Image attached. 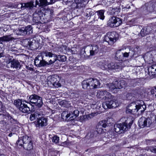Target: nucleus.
I'll return each mask as SVG.
<instances>
[{
  "instance_id": "1",
  "label": "nucleus",
  "mask_w": 156,
  "mask_h": 156,
  "mask_svg": "<svg viewBox=\"0 0 156 156\" xmlns=\"http://www.w3.org/2000/svg\"><path fill=\"white\" fill-rule=\"evenodd\" d=\"M146 106L142 101H138L136 104L132 103L130 104L127 107L126 112V113H131L134 114L136 112L139 110L142 112H144L146 109Z\"/></svg>"
},
{
  "instance_id": "2",
  "label": "nucleus",
  "mask_w": 156,
  "mask_h": 156,
  "mask_svg": "<svg viewBox=\"0 0 156 156\" xmlns=\"http://www.w3.org/2000/svg\"><path fill=\"white\" fill-rule=\"evenodd\" d=\"M82 85L83 89L90 90L99 87L100 83L97 79L91 78L83 80Z\"/></svg>"
},
{
  "instance_id": "3",
  "label": "nucleus",
  "mask_w": 156,
  "mask_h": 156,
  "mask_svg": "<svg viewBox=\"0 0 156 156\" xmlns=\"http://www.w3.org/2000/svg\"><path fill=\"white\" fill-rule=\"evenodd\" d=\"M133 123V121L129 118H127L125 122L122 123L115 124L114 125V130L116 133H124L130 128Z\"/></svg>"
},
{
  "instance_id": "4",
  "label": "nucleus",
  "mask_w": 156,
  "mask_h": 156,
  "mask_svg": "<svg viewBox=\"0 0 156 156\" xmlns=\"http://www.w3.org/2000/svg\"><path fill=\"white\" fill-rule=\"evenodd\" d=\"M123 63L122 62H116L114 63L111 62L107 65L106 62L102 63L101 66V68L103 70L108 69L109 70L121 69L123 67Z\"/></svg>"
},
{
  "instance_id": "5",
  "label": "nucleus",
  "mask_w": 156,
  "mask_h": 156,
  "mask_svg": "<svg viewBox=\"0 0 156 156\" xmlns=\"http://www.w3.org/2000/svg\"><path fill=\"white\" fill-rule=\"evenodd\" d=\"M29 101V103L33 104L38 108H41L43 104L42 98L34 94L30 96Z\"/></svg>"
},
{
  "instance_id": "6",
  "label": "nucleus",
  "mask_w": 156,
  "mask_h": 156,
  "mask_svg": "<svg viewBox=\"0 0 156 156\" xmlns=\"http://www.w3.org/2000/svg\"><path fill=\"white\" fill-rule=\"evenodd\" d=\"M97 96L98 98L103 100H109L112 99L114 98V96L105 90H98Z\"/></svg>"
},
{
  "instance_id": "7",
  "label": "nucleus",
  "mask_w": 156,
  "mask_h": 156,
  "mask_svg": "<svg viewBox=\"0 0 156 156\" xmlns=\"http://www.w3.org/2000/svg\"><path fill=\"white\" fill-rule=\"evenodd\" d=\"M116 35L115 32H108L104 37V40L109 45H112L116 41Z\"/></svg>"
},
{
  "instance_id": "8",
  "label": "nucleus",
  "mask_w": 156,
  "mask_h": 156,
  "mask_svg": "<svg viewBox=\"0 0 156 156\" xmlns=\"http://www.w3.org/2000/svg\"><path fill=\"white\" fill-rule=\"evenodd\" d=\"M110 100V101L108 100L102 103V106L105 109L115 108L119 106V103L118 101L113 98Z\"/></svg>"
},
{
  "instance_id": "9",
  "label": "nucleus",
  "mask_w": 156,
  "mask_h": 156,
  "mask_svg": "<svg viewBox=\"0 0 156 156\" xmlns=\"http://www.w3.org/2000/svg\"><path fill=\"white\" fill-rule=\"evenodd\" d=\"M122 23L121 19L115 16L111 17L108 21L107 26L111 27H118Z\"/></svg>"
},
{
  "instance_id": "10",
  "label": "nucleus",
  "mask_w": 156,
  "mask_h": 156,
  "mask_svg": "<svg viewBox=\"0 0 156 156\" xmlns=\"http://www.w3.org/2000/svg\"><path fill=\"white\" fill-rule=\"evenodd\" d=\"M41 55H38L35 58L34 63L37 66L39 67L41 66H45L50 65L49 64L50 60L48 62H47L43 60V57Z\"/></svg>"
},
{
  "instance_id": "11",
  "label": "nucleus",
  "mask_w": 156,
  "mask_h": 156,
  "mask_svg": "<svg viewBox=\"0 0 156 156\" xmlns=\"http://www.w3.org/2000/svg\"><path fill=\"white\" fill-rule=\"evenodd\" d=\"M45 14L39 9L36 10L33 14V21L36 23L40 22L44 19V16L45 17Z\"/></svg>"
},
{
  "instance_id": "12",
  "label": "nucleus",
  "mask_w": 156,
  "mask_h": 156,
  "mask_svg": "<svg viewBox=\"0 0 156 156\" xmlns=\"http://www.w3.org/2000/svg\"><path fill=\"white\" fill-rule=\"evenodd\" d=\"M152 121L149 118H146L142 117L140 118L138 120L139 126L141 128L149 127Z\"/></svg>"
},
{
  "instance_id": "13",
  "label": "nucleus",
  "mask_w": 156,
  "mask_h": 156,
  "mask_svg": "<svg viewBox=\"0 0 156 156\" xmlns=\"http://www.w3.org/2000/svg\"><path fill=\"white\" fill-rule=\"evenodd\" d=\"M145 6L146 8L145 10L144 11L145 14H148L155 10L156 3L150 2L145 4Z\"/></svg>"
},
{
  "instance_id": "14",
  "label": "nucleus",
  "mask_w": 156,
  "mask_h": 156,
  "mask_svg": "<svg viewBox=\"0 0 156 156\" xmlns=\"http://www.w3.org/2000/svg\"><path fill=\"white\" fill-rule=\"evenodd\" d=\"M107 121L106 120H102L99 122L97 126L96 131L98 134H101L105 132L106 130L103 129V128H106L107 126Z\"/></svg>"
},
{
  "instance_id": "15",
  "label": "nucleus",
  "mask_w": 156,
  "mask_h": 156,
  "mask_svg": "<svg viewBox=\"0 0 156 156\" xmlns=\"http://www.w3.org/2000/svg\"><path fill=\"white\" fill-rule=\"evenodd\" d=\"M55 0H36V5L41 7H44L47 5L53 3Z\"/></svg>"
},
{
  "instance_id": "16",
  "label": "nucleus",
  "mask_w": 156,
  "mask_h": 156,
  "mask_svg": "<svg viewBox=\"0 0 156 156\" xmlns=\"http://www.w3.org/2000/svg\"><path fill=\"white\" fill-rule=\"evenodd\" d=\"M6 66L8 68L11 67L16 69H20L21 67L18 60L14 59L8 62Z\"/></svg>"
},
{
  "instance_id": "17",
  "label": "nucleus",
  "mask_w": 156,
  "mask_h": 156,
  "mask_svg": "<svg viewBox=\"0 0 156 156\" xmlns=\"http://www.w3.org/2000/svg\"><path fill=\"white\" fill-rule=\"evenodd\" d=\"M21 5V8L23 10L26 9H31L34 7H37L36 5H34V2L33 1H31L26 3H22L20 4Z\"/></svg>"
},
{
  "instance_id": "18",
  "label": "nucleus",
  "mask_w": 156,
  "mask_h": 156,
  "mask_svg": "<svg viewBox=\"0 0 156 156\" xmlns=\"http://www.w3.org/2000/svg\"><path fill=\"white\" fill-rule=\"evenodd\" d=\"M88 1L89 0H75V3L76 4L75 8L76 9H81L84 7Z\"/></svg>"
},
{
  "instance_id": "19",
  "label": "nucleus",
  "mask_w": 156,
  "mask_h": 156,
  "mask_svg": "<svg viewBox=\"0 0 156 156\" xmlns=\"http://www.w3.org/2000/svg\"><path fill=\"white\" fill-rule=\"evenodd\" d=\"M47 119L42 117L41 114L40 118H39L37 120L36 126L39 127L45 126L47 125Z\"/></svg>"
},
{
  "instance_id": "20",
  "label": "nucleus",
  "mask_w": 156,
  "mask_h": 156,
  "mask_svg": "<svg viewBox=\"0 0 156 156\" xmlns=\"http://www.w3.org/2000/svg\"><path fill=\"white\" fill-rule=\"evenodd\" d=\"M57 60H58L61 62H64L66 60V57L64 55H59L58 56L56 55V57H55V58H54L53 60L50 59V63L49 64L51 65L54 63Z\"/></svg>"
},
{
  "instance_id": "21",
  "label": "nucleus",
  "mask_w": 156,
  "mask_h": 156,
  "mask_svg": "<svg viewBox=\"0 0 156 156\" xmlns=\"http://www.w3.org/2000/svg\"><path fill=\"white\" fill-rule=\"evenodd\" d=\"M151 31V28L150 27L148 26L144 27L141 29L140 35L142 37H144L147 34H149Z\"/></svg>"
},
{
  "instance_id": "22",
  "label": "nucleus",
  "mask_w": 156,
  "mask_h": 156,
  "mask_svg": "<svg viewBox=\"0 0 156 156\" xmlns=\"http://www.w3.org/2000/svg\"><path fill=\"white\" fill-rule=\"evenodd\" d=\"M16 38L12 37L11 35L4 36L0 37V44H2L3 42H8L12 40H16Z\"/></svg>"
},
{
  "instance_id": "23",
  "label": "nucleus",
  "mask_w": 156,
  "mask_h": 156,
  "mask_svg": "<svg viewBox=\"0 0 156 156\" xmlns=\"http://www.w3.org/2000/svg\"><path fill=\"white\" fill-rule=\"evenodd\" d=\"M26 103L25 102L23 103L22 105H21L19 109L20 111L24 113H28L30 111V107L26 104Z\"/></svg>"
},
{
  "instance_id": "24",
  "label": "nucleus",
  "mask_w": 156,
  "mask_h": 156,
  "mask_svg": "<svg viewBox=\"0 0 156 156\" xmlns=\"http://www.w3.org/2000/svg\"><path fill=\"white\" fill-rule=\"evenodd\" d=\"M41 114L38 112H36L34 113L31 114L30 115V119L31 121H34L36 119L37 120L39 118H40Z\"/></svg>"
},
{
  "instance_id": "25",
  "label": "nucleus",
  "mask_w": 156,
  "mask_h": 156,
  "mask_svg": "<svg viewBox=\"0 0 156 156\" xmlns=\"http://www.w3.org/2000/svg\"><path fill=\"white\" fill-rule=\"evenodd\" d=\"M25 41L27 43V44L25 45L27 47L32 48L33 49L36 48L35 45L37 44V43L35 40H32V41H30V40H26Z\"/></svg>"
},
{
  "instance_id": "26",
  "label": "nucleus",
  "mask_w": 156,
  "mask_h": 156,
  "mask_svg": "<svg viewBox=\"0 0 156 156\" xmlns=\"http://www.w3.org/2000/svg\"><path fill=\"white\" fill-rule=\"evenodd\" d=\"M69 111L71 113V115L69 119L70 120H74L78 116L79 111L78 110L75 109L74 110L73 109L72 110Z\"/></svg>"
},
{
  "instance_id": "27",
  "label": "nucleus",
  "mask_w": 156,
  "mask_h": 156,
  "mask_svg": "<svg viewBox=\"0 0 156 156\" xmlns=\"http://www.w3.org/2000/svg\"><path fill=\"white\" fill-rule=\"evenodd\" d=\"M92 48H90V55L93 56L95 55V54H97L99 51L98 46L94 44L91 45Z\"/></svg>"
},
{
  "instance_id": "28",
  "label": "nucleus",
  "mask_w": 156,
  "mask_h": 156,
  "mask_svg": "<svg viewBox=\"0 0 156 156\" xmlns=\"http://www.w3.org/2000/svg\"><path fill=\"white\" fill-rule=\"evenodd\" d=\"M41 54L42 56H45L46 57H48L49 58L53 57L55 58L56 57V55L51 52L48 51H45L42 52Z\"/></svg>"
},
{
  "instance_id": "29",
  "label": "nucleus",
  "mask_w": 156,
  "mask_h": 156,
  "mask_svg": "<svg viewBox=\"0 0 156 156\" xmlns=\"http://www.w3.org/2000/svg\"><path fill=\"white\" fill-rule=\"evenodd\" d=\"M114 83L116 89L117 90L123 88L125 85V81L123 80L119 81H115Z\"/></svg>"
},
{
  "instance_id": "30",
  "label": "nucleus",
  "mask_w": 156,
  "mask_h": 156,
  "mask_svg": "<svg viewBox=\"0 0 156 156\" xmlns=\"http://www.w3.org/2000/svg\"><path fill=\"white\" fill-rule=\"evenodd\" d=\"M57 77V75H54L53 76H49L48 77L47 82L48 84L50 85H52L54 83L56 82L57 79L56 77Z\"/></svg>"
},
{
  "instance_id": "31",
  "label": "nucleus",
  "mask_w": 156,
  "mask_h": 156,
  "mask_svg": "<svg viewBox=\"0 0 156 156\" xmlns=\"http://www.w3.org/2000/svg\"><path fill=\"white\" fill-rule=\"evenodd\" d=\"M107 86L109 89V90L114 93H117L118 90L116 89L114 83H109L107 84Z\"/></svg>"
},
{
  "instance_id": "32",
  "label": "nucleus",
  "mask_w": 156,
  "mask_h": 156,
  "mask_svg": "<svg viewBox=\"0 0 156 156\" xmlns=\"http://www.w3.org/2000/svg\"><path fill=\"white\" fill-rule=\"evenodd\" d=\"M148 71L150 75H154L156 73V63L153 64L148 68Z\"/></svg>"
},
{
  "instance_id": "33",
  "label": "nucleus",
  "mask_w": 156,
  "mask_h": 156,
  "mask_svg": "<svg viewBox=\"0 0 156 156\" xmlns=\"http://www.w3.org/2000/svg\"><path fill=\"white\" fill-rule=\"evenodd\" d=\"M71 113L70 111H64L61 114L62 118L64 120H66L69 118L70 117Z\"/></svg>"
},
{
  "instance_id": "34",
  "label": "nucleus",
  "mask_w": 156,
  "mask_h": 156,
  "mask_svg": "<svg viewBox=\"0 0 156 156\" xmlns=\"http://www.w3.org/2000/svg\"><path fill=\"white\" fill-rule=\"evenodd\" d=\"M24 102L27 103H29L28 101H23L21 100L18 99L17 100H16L14 101V104L16 107L18 108L19 109L21 105V106L23 104V103H24Z\"/></svg>"
},
{
  "instance_id": "35",
  "label": "nucleus",
  "mask_w": 156,
  "mask_h": 156,
  "mask_svg": "<svg viewBox=\"0 0 156 156\" xmlns=\"http://www.w3.org/2000/svg\"><path fill=\"white\" fill-rule=\"evenodd\" d=\"M24 29V27H23L21 28H19L15 30V33L17 35H26V33Z\"/></svg>"
},
{
  "instance_id": "36",
  "label": "nucleus",
  "mask_w": 156,
  "mask_h": 156,
  "mask_svg": "<svg viewBox=\"0 0 156 156\" xmlns=\"http://www.w3.org/2000/svg\"><path fill=\"white\" fill-rule=\"evenodd\" d=\"M24 148L27 150H30L33 149V143L32 141L30 142L25 143V144H23Z\"/></svg>"
},
{
  "instance_id": "37",
  "label": "nucleus",
  "mask_w": 156,
  "mask_h": 156,
  "mask_svg": "<svg viewBox=\"0 0 156 156\" xmlns=\"http://www.w3.org/2000/svg\"><path fill=\"white\" fill-rule=\"evenodd\" d=\"M121 50L120 49L116 51L115 57L118 60L122 61L123 60V53L121 52Z\"/></svg>"
},
{
  "instance_id": "38",
  "label": "nucleus",
  "mask_w": 156,
  "mask_h": 156,
  "mask_svg": "<svg viewBox=\"0 0 156 156\" xmlns=\"http://www.w3.org/2000/svg\"><path fill=\"white\" fill-rule=\"evenodd\" d=\"M25 33L26 34H30L33 33L32 27L30 25L24 27Z\"/></svg>"
},
{
  "instance_id": "39",
  "label": "nucleus",
  "mask_w": 156,
  "mask_h": 156,
  "mask_svg": "<svg viewBox=\"0 0 156 156\" xmlns=\"http://www.w3.org/2000/svg\"><path fill=\"white\" fill-rule=\"evenodd\" d=\"M69 102L65 100H60L58 102L60 105L65 107H67L69 106Z\"/></svg>"
},
{
  "instance_id": "40",
  "label": "nucleus",
  "mask_w": 156,
  "mask_h": 156,
  "mask_svg": "<svg viewBox=\"0 0 156 156\" xmlns=\"http://www.w3.org/2000/svg\"><path fill=\"white\" fill-rule=\"evenodd\" d=\"M104 12L105 11L103 10H98L96 12L98 16V17L102 20H103L105 18V16H104Z\"/></svg>"
},
{
  "instance_id": "41",
  "label": "nucleus",
  "mask_w": 156,
  "mask_h": 156,
  "mask_svg": "<svg viewBox=\"0 0 156 156\" xmlns=\"http://www.w3.org/2000/svg\"><path fill=\"white\" fill-rule=\"evenodd\" d=\"M22 140L23 142V144H25L26 142L28 143L32 141L31 138L26 135L23 136Z\"/></svg>"
},
{
  "instance_id": "42",
  "label": "nucleus",
  "mask_w": 156,
  "mask_h": 156,
  "mask_svg": "<svg viewBox=\"0 0 156 156\" xmlns=\"http://www.w3.org/2000/svg\"><path fill=\"white\" fill-rule=\"evenodd\" d=\"M120 9L119 7L112 8L111 11V13L112 15H116L120 12Z\"/></svg>"
},
{
  "instance_id": "43",
  "label": "nucleus",
  "mask_w": 156,
  "mask_h": 156,
  "mask_svg": "<svg viewBox=\"0 0 156 156\" xmlns=\"http://www.w3.org/2000/svg\"><path fill=\"white\" fill-rule=\"evenodd\" d=\"M94 12L90 9H88L87 10L86 13H85V16L88 18L89 17L90 19V17L94 15Z\"/></svg>"
},
{
  "instance_id": "44",
  "label": "nucleus",
  "mask_w": 156,
  "mask_h": 156,
  "mask_svg": "<svg viewBox=\"0 0 156 156\" xmlns=\"http://www.w3.org/2000/svg\"><path fill=\"white\" fill-rule=\"evenodd\" d=\"M16 143L17 146H23V142L21 138H19Z\"/></svg>"
},
{
  "instance_id": "45",
  "label": "nucleus",
  "mask_w": 156,
  "mask_h": 156,
  "mask_svg": "<svg viewBox=\"0 0 156 156\" xmlns=\"http://www.w3.org/2000/svg\"><path fill=\"white\" fill-rule=\"evenodd\" d=\"M59 140V137L57 136H54L53 137L52 139V142H54L55 144H57Z\"/></svg>"
},
{
  "instance_id": "46",
  "label": "nucleus",
  "mask_w": 156,
  "mask_h": 156,
  "mask_svg": "<svg viewBox=\"0 0 156 156\" xmlns=\"http://www.w3.org/2000/svg\"><path fill=\"white\" fill-rule=\"evenodd\" d=\"M88 116H89V115H84L80 116V120L81 122L84 121L86 119Z\"/></svg>"
},
{
  "instance_id": "47",
  "label": "nucleus",
  "mask_w": 156,
  "mask_h": 156,
  "mask_svg": "<svg viewBox=\"0 0 156 156\" xmlns=\"http://www.w3.org/2000/svg\"><path fill=\"white\" fill-rule=\"evenodd\" d=\"M73 1L75 2V0H67L66 1V4L69 6L72 5L74 4V3L73 2Z\"/></svg>"
},
{
  "instance_id": "48",
  "label": "nucleus",
  "mask_w": 156,
  "mask_h": 156,
  "mask_svg": "<svg viewBox=\"0 0 156 156\" xmlns=\"http://www.w3.org/2000/svg\"><path fill=\"white\" fill-rule=\"evenodd\" d=\"M53 86L56 87H58L61 86V84L60 83H59L57 80L56 82L54 83L52 85Z\"/></svg>"
},
{
  "instance_id": "49",
  "label": "nucleus",
  "mask_w": 156,
  "mask_h": 156,
  "mask_svg": "<svg viewBox=\"0 0 156 156\" xmlns=\"http://www.w3.org/2000/svg\"><path fill=\"white\" fill-rule=\"evenodd\" d=\"M151 93L152 94H155V96L156 98V87H154L153 89H151Z\"/></svg>"
},
{
  "instance_id": "50",
  "label": "nucleus",
  "mask_w": 156,
  "mask_h": 156,
  "mask_svg": "<svg viewBox=\"0 0 156 156\" xmlns=\"http://www.w3.org/2000/svg\"><path fill=\"white\" fill-rule=\"evenodd\" d=\"M149 150L151 152L156 153V146L151 147L149 148Z\"/></svg>"
},
{
  "instance_id": "51",
  "label": "nucleus",
  "mask_w": 156,
  "mask_h": 156,
  "mask_svg": "<svg viewBox=\"0 0 156 156\" xmlns=\"http://www.w3.org/2000/svg\"><path fill=\"white\" fill-rule=\"evenodd\" d=\"M10 121L12 123L14 124H16L18 122L17 120H16L15 119H13L12 118H11L10 119Z\"/></svg>"
},
{
  "instance_id": "52",
  "label": "nucleus",
  "mask_w": 156,
  "mask_h": 156,
  "mask_svg": "<svg viewBox=\"0 0 156 156\" xmlns=\"http://www.w3.org/2000/svg\"><path fill=\"white\" fill-rule=\"evenodd\" d=\"M130 53V52L129 53L126 52L124 53H123V60L124 59V58L128 57L129 56Z\"/></svg>"
},
{
  "instance_id": "53",
  "label": "nucleus",
  "mask_w": 156,
  "mask_h": 156,
  "mask_svg": "<svg viewBox=\"0 0 156 156\" xmlns=\"http://www.w3.org/2000/svg\"><path fill=\"white\" fill-rule=\"evenodd\" d=\"M73 63H70V64H69V68L70 69H75V67H76V66H74V65H75V64H73Z\"/></svg>"
},
{
  "instance_id": "54",
  "label": "nucleus",
  "mask_w": 156,
  "mask_h": 156,
  "mask_svg": "<svg viewBox=\"0 0 156 156\" xmlns=\"http://www.w3.org/2000/svg\"><path fill=\"white\" fill-rule=\"evenodd\" d=\"M4 109V106L2 105V102L0 101V111L3 110Z\"/></svg>"
},
{
  "instance_id": "55",
  "label": "nucleus",
  "mask_w": 156,
  "mask_h": 156,
  "mask_svg": "<svg viewBox=\"0 0 156 156\" xmlns=\"http://www.w3.org/2000/svg\"><path fill=\"white\" fill-rule=\"evenodd\" d=\"M150 52L151 53V55H152L153 54L155 55L156 54V50H153L150 51Z\"/></svg>"
},
{
  "instance_id": "56",
  "label": "nucleus",
  "mask_w": 156,
  "mask_h": 156,
  "mask_svg": "<svg viewBox=\"0 0 156 156\" xmlns=\"http://www.w3.org/2000/svg\"><path fill=\"white\" fill-rule=\"evenodd\" d=\"M51 11L50 9H47L46 12H45V13H49L50 14L51 13Z\"/></svg>"
},
{
  "instance_id": "57",
  "label": "nucleus",
  "mask_w": 156,
  "mask_h": 156,
  "mask_svg": "<svg viewBox=\"0 0 156 156\" xmlns=\"http://www.w3.org/2000/svg\"><path fill=\"white\" fill-rule=\"evenodd\" d=\"M12 133H10L9 135V137H11L12 136Z\"/></svg>"
},
{
  "instance_id": "58",
  "label": "nucleus",
  "mask_w": 156,
  "mask_h": 156,
  "mask_svg": "<svg viewBox=\"0 0 156 156\" xmlns=\"http://www.w3.org/2000/svg\"><path fill=\"white\" fill-rule=\"evenodd\" d=\"M2 55H3V54L2 53H0V58L2 56Z\"/></svg>"
},
{
  "instance_id": "59",
  "label": "nucleus",
  "mask_w": 156,
  "mask_h": 156,
  "mask_svg": "<svg viewBox=\"0 0 156 156\" xmlns=\"http://www.w3.org/2000/svg\"><path fill=\"white\" fill-rule=\"evenodd\" d=\"M86 47H85H85H84L83 48V49H84V52L85 53V48Z\"/></svg>"
},
{
  "instance_id": "60",
  "label": "nucleus",
  "mask_w": 156,
  "mask_h": 156,
  "mask_svg": "<svg viewBox=\"0 0 156 156\" xmlns=\"http://www.w3.org/2000/svg\"><path fill=\"white\" fill-rule=\"evenodd\" d=\"M133 21H134V20H130L129 21V22H132V21L133 22Z\"/></svg>"
},
{
  "instance_id": "61",
  "label": "nucleus",
  "mask_w": 156,
  "mask_h": 156,
  "mask_svg": "<svg viewBox=\"0 0 156 156\" xmlns=\"http://www.w3.org/2000/svg\"><path fill=\"white\" fill-rule=\"evenodd\" d=\"M0 156H5L3 154H0Z\"/></svg>"
},
{
  "instance_id": "62",
  "label": "nucleus",
  "mask_w": 156,
  "mask_h": 156,
  "mask_svg": "<svg viewBox=\"0 0 156 156\" xmlns=\"http://www.w3.org/2000/svg\"><path fill=\"white\" fill-rule=\"evenodd\" d=\"M155 121H156V116H155Z\"/></svg>"
},
{
  "instance_id": "63",
  "label": "nucleus",
  "mask_w": 156,
  "mask_h": 156,
  "mask_svg": "<svg viewBox=\"0 0 156 156\" xmlns=\"http://www.w3.org/2000/svg\"><path fill=\"white\" fill-rule=\"evenodd\" d=\"M94 137V136H91V137Z\"/></svg>"
}]
</instances>
